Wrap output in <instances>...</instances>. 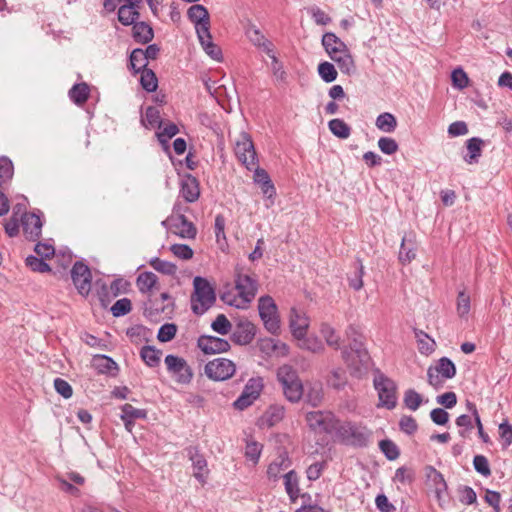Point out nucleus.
I'll return each instance as SVG.
<instances>
[{"label":"nucleus","mask_w":512,"mask_h":512,"mask_svg":"<svg viewBox=\"0 0 512 512\" xmlns=\"http://www.w3.org/2000/svg\"><path fill=\"white\" fill-rule=\"evenodd\" d=\"M424 476L427 484L434 489L437 497L440 498L441 493L447 490V484L443 475L433 466L427 465L424 468Z\"/></svg>","instance_id":"obj_22"},{"label":"nucleus","mask_w":512,"mask_h":512,"mask_svg":"<svg viewBox=\"0 0 512 512\" xmlns=\"http://www.w3.org/2000/svg\"><path fill=\"white\" fill-rule=\"evenodd\" d=\"M164 361L168 373L176 383L187 385L192 381L193 371L184 358L169 354Z\"/></svg>","instance_id":"obj_8"},{"label":"nucleus","mask_w":512,"mask_h":512,"mask_svg":"<svg viewBox=\"0 0 512 512\" xmlns=\"http://www.w3.org/2000/svg\"><path fill=\"white\" fill-rule=\"evenodd\" d=\"M373 383L378 392V406L385 407L388 410L394 409L397 405L396 383L382 373L374 377Z\"/></svg>","instance_id":"obj_6"},{"label":"nucleus","mask_w":512,"mask_h":512,"mask_svg":"<svg viewBox=\"0 0 512 512\" xmlns=\"http://www.w3.org/2000/svg\"><path fill=\"white\" fill-rule=\"evenodd\" d=\"M247 36L255 46L263 49V51L273 60L275 65L278 64L277 58L273 53L272 43L265 38L258 28H249L247 30Z\"/></svg>","instance_id":"obj_23"},{"label":"nucleus","mask_w":512,"mask_h":512,"mask_svg":"<svg viewBox=\"0 0 512 512\" xmlns=\"http://www.w3.org/2000/svg\"><path fill=\"white\" fill-rule=\"evenodd\" d=\"M451 78L452 84L455 88L462 90L468 86L469 78L462 68L455 69L452 72Z\"/></svg>","instance_id":"obj_62"},{"label":"nucleus","mask_w":512,"mask_h":512,"mask_svg":"<svg viewBox=\"0 0 512 512\" xmlns=\"http://www.w3.org/2000/svg\"><path fill=\"white\" fill-rule=\"evenodd\" d=\"M378 147L382 153L392 155L399 149L398 143L395 139L390 137H381L378 140Z\"/></svg>","instance_id":"obj_60"},{"label":"nucleus","mask_w":512,"mask_h":512,"mask_svg":"<svg viewBox=\"0 0 512 512\" xmlns=\"http://www.w3.org/2000/svg\"><path fill=\"white\" fill-rule=\"evenodd\" d=\"M284 415V406L273 404L268 407L261 419L268 427H272L279 423L283 419Z\"/></svg>","instance_id":"obj_31"},{"label":"nucleus","mask_w":512,"mask_h":512,"mask_svg":"<svg viewBox=\"0 0 512 512\" xmlns=\"http://www.w3.org/2000/svg\"><path fill=\"white\" fill-rule=\"evenodd\" d=\"M381 452L388 460H395L399 457L400 451L397 445L390 439H384L379 442Z\"/></svg>","instance_id":"obj_52"},{"label":"nucleus","mask_w":512,"mask_h":512,"mask_svg":"<svg viewBox=\"0 0 512 512\" xmlns=\"http://www.w3.org/2000/svg\"><path fill=\"white\" fill-rule=\"evenodd\" d=\"M161 351L154 346H143L140 350V357L143 362L149 367H157L160 363Z\"/></svg>","instance_id":"obj_38"},{"label":"nucleus","mask_w":512,"mask_h":512,"mask_svg":"<svg viewBox=\"0 0 512 512\" xmlns=\"http://www.w3.org/2000/svg\"><path fill=\"white\" fill-rule=\"evenodd\" d=\"M276 376L281 385L291 384L293 381L300 379L296 369L288 364L280 366L277 369Z\"/></svg>","instance_id":"obj_42"},{"label":"nucleus","mask_w":512,"mask_h":512,"mask_svg":"<svg viewBox=\"0 0 512 512\" xmlns=\"http://www.w3.org/2000/svg\"><path fill=\"white\" fill-rule=\"evenodd\" d=\"M235 287L243 306H247L255 297L258 289L257 280L249 275L237 273Z\"/></svg>","instance_id":"obj_13"},{"label":"nucleus","mask_w":512,"mask_h":512,"mask_svg":"<svg viewBox=\"0 0 512 512\" xmlns=\"http://www.w3.org/2000/svg\"><path fill=\"white\" fill-rule=\"evenodd\" d=\"M417 244L413 234L405 235L402 238L399 261L402 264L410 263L416 257Z\"/></svg>","instance_id":"obj_26"},{"label":"nucleus","mask_w":512,"mask_h":512,"mask_svg":"<svg viewBox=\"0 0 512 512\" xmlns=\"http://www.w3.org/2000/svg\"><path fill=\"white\" fill-rule=\"evenodd\" d=\"M93 366L101 374L116 375L119 370L118 364L111 357L106 355L94 356Z\"/></svg>","instance_id":"obj_30"},{"label":"nucleus","mask_w":512,"mask_h":512,"mask_svg":"<svg viewBox=\"0 0 512 512\" xmlns=\"http://www.w3.org/2000/svg\"><path fill=\"white\" fill-rule=\"evenodd\" d=\"M71 278L79 294L87 296L90 293L92 274L88 265L76 261L71 269Z\"/></svg>","instance_id":"obj_11"},{"label":"nucleus","mask_w":512,"mask_h":512,"mask_svg":"<svg viewBox=\"0 0 512 512\" xmlns=\"http://www.w3.org/2000/svg\"><path fill=\"white\" fill-rule=\"evenodd\" d=\"M306 421L315 433L336 436L340 420L330 411H311L306 414Z\"/></svg>","instance_id":"obj_3"},{"label":"nucleus","mask_w":512,"mask_h":512,"mask_svg":"<svg viewBox=\"0 0 512 512\" xmlns=\"http://www.w3.org/2000/svg\"><path fill=\"white\" fill-rule=\"evenodd\" d=\"M187 17L195 24L197 34L205 33L207 29H210L209 12L203 5H192L187 11Z\"/></svg>","instance_id":"obj_18"},{"label":"nucleus","mask_w":512,"mask_h":512,"mask_svg":"<svg viewBox=\"0 0 512 512\" xmlns=\"http://www.w3.org/2000/svg\"><path fill=\"white\" fill-rule=\"evenodd\" d=\"M131 309V301L128 298H122L113 304L111 312L114 317H121L128 314Z\"/></svg>","instance_id":"obj_57"},{"label":"nucleus","mask_w":512,"mask_h":512,"mask_svg":"<svg viewBox=\"0 0 512 512\" xmlns=\"http://www.w3.org/2000/svg\"><path fill=\"white\" fill-rule=\"evenodd\" d=\"M194 291L191 295V310L195 315H203L216 302V293L209 281L201 276L193 279Z\"/></svg>","instance_id":"obj_2"},{"label":"nucleus","mask_w":512,"mask_h":512,"mask_svg":"<svg viewBox=\"0 0 512 512\" xmlns=\"http://www.w3.org/2000/svg\"><path fill=\"white\" fill-rule=\"evenodd\" d=\"M403 401L408 409L416 411L422 403V396L414 389H408L404 393Z\"/></svg>","instance_id":"obj_53"},{"label":"nucleus","mask_w":512,"mask_h":512,"mask_svg":"<svg viewBox=\"0 0 512 512\" xmlns=\"http://www.w3.org/2000/svg\"><path fill=\"white\" fill-rule=\"evenodd\" d=\"M372 432L362 423L345 421L338 427L336 439L347 446L356 448L367 447L371 441Z\"/></svg>","instance_id":"obj_1"},{"label":"nucleus","mask_w":512,"mask_h":512,"mask_svg":"<svg viewBox=\"0 0 512 512\" xmlns=\"http://www.w3.org/2000/svg\"><path fill=\"white\" fill-rule=\"evenodd\" d=\"M281 386L285 398L291 403H298L304 395L303 384L300 379Z\"/></svg>","instance_id":"obj_33"},{"label":"nucleus","mask_w":512,"mask_h":512,"mask_svg":"<svg viewBox=\"0 0 512 512\" xmlns=\"http://www.w3.org/2000/svg\"><path fill=\"white\" fill-rule=\"evenodd\" d=\"M139 17V11L131 5H121L118 9V20L124 26L133 25Z\"/></svg>","instance_id":"obj_34"},{"label":"nucleus","mask_w":512,"mask_h":512,"mask_svg":"<svg viewBox=\"0 0 512 512\" xmlns=\"http://www.w3.org/2000/svg\"><path fill=\"white\" fill-rule=\"evenodd\" d=\"M121 411H122V414L123 417H126V419H145L147 417V412L146 410L144 409H138V408H135L133 405L131 404H124L122 407H121Z\"/></svg>","instance_id":"obj_58"},{"label":"nucleus","mask_w":512,"mask_h":512,"mask_svg":"<svg viewBox=\"0 0 512 512\" xmlns=\"http://www.w3.org/2000/svg\"><path fill=\"white\" fill-rule=\"evenodd\" d=\"M474 469L482 476L488 477L491 475V469L488 459L484 455H476L473 459Z\"/></svg>","instance_id":"obj_61"},{"label":"nucleus","mask_w":512,"mask_h":512,"mask_svg":"<svg viewBox=\"0 0 512 512\" xmlns=\"http://www.w3.org/2000/svg\"><path fill=\"white\" fill-rule=\"evenodd\" d=\"M322 45L330 58L335 53L345 52L348 49L347 45L332 32H327L323 35Z\"/></svg>","instance_id":"obj_27"},{"label":"nucleus","mask_w":512,"mask_h":512,"mask_svg":"<svg viewBox=\"0 0 512 512\" xmlns=\"http://www.w3.org/2000/svg\"><path fill=\"white\" fill-rule=\"evenodd\" d=\"M170 251L179 259L189 260L193 257V250L186 244H173Z\"/></svg>","instance_id":"obj_64"},{"label":"nucleus","mask_w":512,"mask_h":512,"mask_svg":"<svg viewBox=\"0 0 512 512\" xmlns=\"http://www.w3.org/2000/svg\"><path fill=\"white\" fill-rule=\"evenodd\" d=\"M289 327L292 335L296 339L301 340L306 336L309 327L308 318L295 308H292L290 311Z\"/></svg>","instance_id":"obj_20"},{"label":"nucleus","mask_w":512,"mask_h":512,"mask_svg":"<svg viewBox=\"0 0 512 512\" xmlns=\"http://www.w3.org/2000/svg\"><path fill=\"white\" fill-rule=\"evenodd\" d=\"M414 333L418 342V349L420 353L424 355L433 353L436 346L435 341L422 330L415 329Z\"/></svg>","instance_id":"obj_35"},{"label":"nucleus","mask_w":512,"mask_h":512,"mask_svg":"<svg viewBox=\"0 0 512 512\" xmlns=\"http://www.w3.org/2000/svg\"><path fill=\"white\" fill-rule=\"evenodd\" d=\"M362 335L350 339L349 346L347 347L349 352H354L355 356L359 358V362H369L370 357L368 351L363 345Z\"/></svg>","instance_id":"obj_43"},{"label":"nucleus","mask_w":512,"mask_h":512,"mask_svg":"<svg viewBox=\"0 0 512 512\" xmlns=\"http://www.w3.org/2000/svg\"><path fill=\"white\" fill-rule=\"evenodd\" d=\"M484 141L479 137H472L466 141L467 154L464 156V160L468 164H476L479 162V158L482 154V147Z\"/></svg>","instance_id":"obj_29"},{"label":"nucleus","mask_w":512,"mask_h":512,"mask_svg":"<svg viewBox=\"0 0 512 512\" xmlns=\"http://www.w3.org/2000/svg\"><path fill=\"white\" fill-rule=\"evenodd\" d=\"M342 358L351 369V374L356 376L368 365V362H359V358L355 356L354 352H349L348 348L342 350Z\"/></svg>","instance_id":"obj_40"},{"label":"nucleus","mask_w":512,"mask_h":512,"mask_svg":"<svg viewBox=\"0 0 512 512\" xmlns=\"http://www.w3.org/2000/svg\"><path fill=\"white\" fill-rule=\"evenodd\" d=\"M141 122L145 127L161 128L162 121L160 118V111L154 106L147 107L145 116L141 119Z\"/></svg>","instance_id":"obj_46"},{"label":"nucleus","mask_w":512,"mask_h":512,"mask_svg":"<svg viewBox=\"0 0 512 512\" xmlns=\"http://www.w3.org/2000/svg\"><path fill=\"white\" fill-rule=\"evenodd\" d=\"M141 72L140 83L147 92H154L158 87L156 74L151 69H144Z\"/></svg>","instance_id":"obj_47"},{"label":"nucleus","mask_w":512,"mask_h":512,"mask_svg":"<svg viewBox=\"0 0 512 512\" xmlns=\"http://www.w3.org/2000/svg\"><path fill=\"white\" fill-rule=\"evenodd\" d=\"M320 332L330 347L335 349L340 347V337L337 335L335 329L331 325L323 323L321 325Z\"/></svg>","instance_id":"obj_49"},{"label":"nucleus","mask_w":512,"mask_h":512,"mask_svg":"<svg viewBox=\"0 0 512 512\" xmlns=\"http://www.w3.org/2000/svg\"><path fill=\"white\" fill-rule=\"evenodd\" d=\"M256 335V326L247 319L239 320L231 334V340L237 345L250 344Z\"/></svg>","instance_id":"obj_15"},{"label":"nucleus","mask_w":512,"mask_h":512,"mask_svg":"<svg viewBox=\"0 0 512 512\" xmlns=\"http://www.w3.org/2000/svg\"><path fill=\"white\" fill-rule=\"evenodd\" d=\"M177 333V325L174 323L163 324L157 333V339L160 342L166 343L171 341Z\"/></svg>","instance_id":"obj_55"},{"label":"nucleus","mask_w":512,"mask_h":512,"mask_svg":"<svg viewBox=\"0 0 512 512\" xmlns=\"http://www.w3.org/2000/svg\"><path fill=\"white\" fill-rule=\"evenodd\" d=\"M130 67L134 73H140V71L147 69L148 61L145 60L144 53L141 48H135L132 50L130 57Z\"/></svg>","instance_id":"obj_45"},{"label":"nucleus","mask_w":512,"mask_h":512,"mask_svg":"<svg viewBox=\"0 0 512 512\" xmlns=\"http://www.w3.org/2000/svg\"><path fill=\"white\" fill-rule=\"evenodd\" d=\"M158 283V277L153 272L140 273L136 279V285L140 292L148 293L155 288Z\"/></svg>","instance_id":"obj_36"},{"label":"nucleus","mask_w":512,"mask_h":512,"mask_svg":"<svg viewBox=\"0 0 512 512\" xmlns=\"http://www.w3.org/2000/svg\"><path fill=\"white\" fill-rule=\"evenodd\" d=\"M197 346L205 354H217L227 352L230 349V343L216 336L202 335L197 340Z\"/></svg>","instance_id":"obj_17"},{"label":"nucleus","mask_w":512,"mask_h":512,"mask_svg":"<svg viewBox=\"0 0 512 512\" xmlns=\"http://www.w3.org/2000/svg\"><path fill=\"white\" fill-rule=\"evenodd\" d=\"M211 328L220 335H226L231 331L232 324L224 314H219L212 322Z\"/></svg>","instance_id":"obj_54"},{"label":"nucleus","mask_w":512,"mask_h":512,"mask_svg":"<svg viewBox=\"0 0 512 512\" xmlns=\"http://www.w3.org/2000/svg\"><path fill=\"white\" fill-rule=\"evenodd\" d=\"M149 265L157 272L164 275L174 276L177 272V266L174 263L162 260L158 257L151 258L149 260Z\"/></svg>","instance_id":"obj_44"},{"label":"nucleus","mask_w":512,"mask_h":512,"mask_svg":"<svg viewBox=\"0 0 512 512\" xmlns=\"http://www.w3.org/2000/svg\"><path fill=\"white\" fill-rule=\"evenodd\" d=\"M284 485L287 494L292 500H295L298 497L299 488H298V477L297 474L291 470L284 475Z\"/></svg>","instance_id":"obj_48"},{"label":"nucleus","mask_w":512,"mask_h":512,"mask_svg":"<svg viewBox=\"0 0 512 512\" xmlns=\"http://www.w3.org/2000/svg\"><path fill=\"white\" fill-rule=\"evenodd\" d=\"M252 170L254 171L253 181L255 184L260 186L263 195L268 201H270L269 204H266L267 207H270L274 204L276 188L267 171L263 168H260L258 163Z\"/></svg>","instance_id":"obj_14"},{"label":"nucleus","mask_w":512,"mask_h":512,"mask_svg":"<svg viewBox=\"0 0 512 512\" xmlns=\"http://www.w3.org/2000/svg\"><path fill=\"white\" fill-rule=\"evenodd\" d=\"M13 173L12 161L7 157H0V187L12 179Z\"/></svg>","instance_id":"obj_51"},{"label":"nucleus","mask_w":512,"mask_h":512,"mask_svg":"<svg viewBox=\"0 0 512 512\" xmlns=\"http://www.w3.org/2000/svg\"><path fill=\"white\" fill-rule=\"evenodd\" d=\"M132 38L136 43L148 44L154 38V30L147 22L137 21L132 25Z\"/></svg>","instance_id":"obj_24"},{"label":"nucleus","mask_w":512,"mask_h":512,"mask_svg":"<svg viewBox=\"0 0 512 512\" xmlns=\"http://www.w3.org/2000/svg\"><path fill=\"white\" fill-rule=\"evenodd\" d=\"M318 74L326 83H331L337 79L338 73L334 65L330 62H322L318 65Z\"/></svg>","instance_id":"obj_50"},{"label":"nucleus","mask_w":512,"mask_h":512,"mask_svg":"<svg viewBox=\"0 0 512 512\" xmlns=\"http://www.w3.org/2000/svg\"><path fill=\"white\" fill-rule=\"evenodd\" d=\"M189 458L193 466V475L200 482L205 483V470L207 467V461L202 454L199 453L197 448L188 449Z\"/></svg>","instance_id":"obj_25"},{"label":"nucleus","mask_w":512,"mask_h":512,"mask_svg":"<svg viewBox=\"0 0 512 512\" xmlns=\"http://www.w3.org/2000/svg\"><path fill=\"white\" fill-rule=\"evenodd\" d=\"M339 58L332 57L331 59L335 61L343 74L351 75L356 71L355 62L353 57L351 56L349 49L345 52H340Z\"/></svg>","instance_id":"obj_37"},{"label":"nucleus","mask_w":512,"mask_h":512,"mask_svg":"<svg viewBox=\"0 0 512 512\" xmlns=\"http://www.w3.org/2000/svg\"><path fill=\"white\" fill-rule=\"evenodd\" d=\"M26 265L34 272H50V266L43 260V258H38L36 256L30 255L25 260Z\"/></svg>","instance_id":"obj_56"},{"label":"nucleus","mask_w":512,"mask_h":512,"mask_svg":"<svg viewBox=\"0 0 512 512\" xmlns=\"http://www.w3.org/2000/svg\"><path fill=\"white\" fill-rule=\"evenodd\" d=\"M263 387V378H250L245 384L240 396L233 402V407L239 411L245 410L259 398Z\"/></svg>","instance_id":"obj_10"},{"label":"nucleus","mask_w":512,"mask_h":512,"mask_svg":"<svg viewBox=\"0 0 512 512\" xmlns=\"http://www.w3.org/2000/svg\"><path fill=\"white\" fill-rule=\"evenodd\" d=\"M470 311V296L464 291H460L457 297V313L460 317H465Z\"/></svg>","instance_id":"obj_63"},{"label":"nucleus","mask_w":512,"mask_h":512,"mask_svg":"<svg viewBox=\"0 0 512 512\" xmlns=\"http://www.w3.org/2000/svg\"><path fill=\"white\" fill-rule=\"evenodd\" d=\"M166 222H170L172 231L181 238L194 239L197 235L195 225L185 215L170 216L162 224L165 225Z\"/></svg>","instance_id":"obj_16"},{"label":"nucleus","mask_w":512,"mask_h":512,"mask_svg":"<svg viewBox=\"0 0 512 512\" xmlns=\"http://www.w3.org/2000/svg\"><path fill=\"white\" fill-rule=\"evenodd\" d=\"M236 372L235 363L227 358H215L204 367L205 375L213 381H225L230 379Z\"/></svg>","instance_id":"obj_9"},{"label":"nucleus","mask_w":512,"mask_h":512,"mask_svg":"<svg viewBox=\"0 0 512 512\" xmlns=\"http://www.w3.org/2000/svg\"><path fill=\"white\" fill-rule=\"evenodd\" d=\"M197 37L203 50L206 52L208 56H210L213 60H221L222 51L220 47L212 41L210 29H207L205 33L197 34Z\"/></svg>","instance_id":"obj_28"},{"label":"nucleus","mask_w":512,"mask_h":512,"mask_svg":"<svg viewBox=\"0 0 512 512\" xmlns=\"http://www.w3.org/2000/svg\"><path fill=\"white\" fill-rule=\"evenodd\" d=\"M180 195L188 203L196 202L200 197L199 181L191 174H185L180 181Z\"/></svg>","instance_id":"obj_19"},{"label":"nucleus","mask_w":512,"mask_h":512,"mask_svg":"<svg viewBox=\"0 0 512 512\" xmlns=\"http://www.w3.org/2000/svg\"><path fill=\"white\" fill-rule=\"evenodd\" d=\"M456 375L455 364L447 357L438 360L435 366H430L427 370V382L435 390L444 387V380L452 379Z\"/></svg>","instance_id":"obj_4"},{"label":"nucleus","mask_w":512,"mask_h":512,"mask_svg":"<svg viewBox=\"0 0 512 512\" xmlns=\"http://www.w3.org/2000/svg\"><path fill=\"white\" fill-rule=\"evenodd\" d=\"M41 212H24L21 217V225L25 238L29 241H37L42 234L43 220L41 218Z\"/></svg>","instance_id":"obj_12"},{"label":"nucleus","mask_w":512,"mask_h":512,"mask_svg":"<svg viewBox=\"0 0 512 512\" xmlns=\"http://www.w3.org/2000/svg\"><path fill=\"white\" fill-rule=\"evenodd\" d=\"M375 125L379 130L385 133H392L397 127V120L393 114L384 112L378 115Z\"/></svg>","instance_id":"obj_39"},{"label":"nucleus","mask_w":512,"mask_h":512,"mask_svg":"<svg viewBox=\"0 0 512 512\" xmlns=\"http://www.w3.org/2000/svg\"><path fill=\"white\" fill-rule=\"evenodd\" d=\"M259 350L267 356L276 354L278 356H286L289 352L287 344L275 340L273 338H263L258 342Z\"/></svg>","instance_id":"obj_21"},{"label":"nucleus","mask_w":512,"mask_h":512,"mask_svg":"<svg viewBox=\"0 0 512 512\" xmlns=\"http://www.w3.org/2000/svg\"><path fill=\"white\" fill-rule=\"evenodd\" d=\"M69 97L76 105H83L89 98L90 89L87 83L81 82L74 84L69 90Z\"/></svg>","instance_id":"obj_32"},{"label":"nucleus","mask_w":512,"mask_h":512,"mask_svg":"<svg viewBox=\"0 0 512 512\" xmlns=\"http://www.w3.org/2000/svg\"><path fill=\"white\" fill-rule=\"evenodd\" d=\"M499 436L502 440L503 448H507L512 444V425L507 419L499 425Z\"/></svg>","instance_id":"obj_59"},{"label":"nucleus","mask_w":512,"mask_h":512,"mask_svg":"<svg viewBox=\"0 0 512 512\" xmlns=\"http://www.w3.org/2000/svg\"><path fill=\"white\" fill-rule=\"evenodd\" d=\"M258 311L265 329L273 334L278 335L280 331V320L278 316V308L271 296H261L258 300Z\"/></svg>","instance_id":"obj_5"},{"label":"nucleus","mask_w":512,"mask_h":512,"mask_svg":"<svg viewBox=\"0 0 512 512\" xmlns=\"http://www.w3.org/2000/svg\"><path fill=\"white\" fill-rule=\"evenodd\" d=\"M234 152L237 159L250 171L258 163L254 143L248 133H241L236 140Z\"/></svg>","instance_id":"obj_7"},{"label":"nucleus","mask_w":512,"mask_h":512,"mask_svg":"<svg viewBox=\"0 0 512 512\" xmlns=\"http://www.w3.org/2000/svg\"><path fill=\"white\" fill-rule=\"evenodd\" d=\"M331 133L340 138L347 139L351 134V127L342 119L335 118L328 122Z\"/></svg>","instance_id":"obj_41"}]
</instances>
